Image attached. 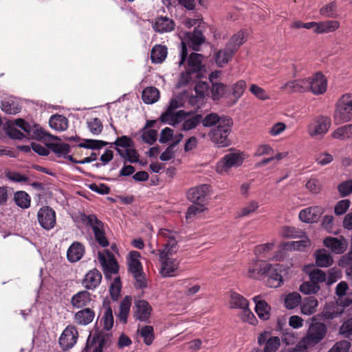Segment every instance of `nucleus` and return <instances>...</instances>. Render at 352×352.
I'll list each match as a JSON object with an SVG mask.
<instances>
[{
  "mask_svg": "<svg viewBox=\"0 0 352 352\" xmlns=\"http://www.w3.org/2000/svg\"><path fill=\"white\" fill-rule=\"evenodd\" d=\"M305 80L307 83V91H311L315 95H320L327 91V81L321 72H317Z\"/></svg>",
  "mask_w": 352,
  "mask_h": 352,
  "instance_id": "10",
  "label": "nucleus"
},
{
  "mask_svg": "<svg viewBox=\"0 0 352 352\" xmlns=\"http://www.w3.org/2000/svg\"><path fill=\"white\" fill-rule=\"evenodd\" d=\"M352 134V124H346L336 129L333 133V137L337 139L350 138Z\"/></svg>",
  "mask_w": 352,
  "mask_h": 352,
  "instance_id": "52",
  "label": "nucleus"
},
{
  "mask_svg": "<svg viewBox=\"0 0 352 352\" xmlns=\"http://www.w3.org/2000/svg\"><path fill=\"white\" fill-rule=\"evenodd\" d=\"M224 118H230L227 116H219L216 113H210L204 118L202 117L201 123L204 127H211L221 124Z\"/></svg>",
  "mask_w": 352,
  "mask_h": 352,
  "instance_id": "39",
  "label": "nucleus"
},
{
  "mask_svg": "<svg viewBox=\"0 0 352 352\" xmlns=\"http://www.w3.org/2000/svg\"><path fill=\"white\" fill-rule=\"evenodd\" d=\"M81 221L86 226H90L94 233L95 239L102 247H107L109 241L105 236L103 223L94 214L81 215Z\"/></svg>",
  "mask_w": 352,
  "mask_h": 352,
  "instance_id": "5",
  "label": "nucleus"
},
{
  "mask_svg": "<svg viewBox=\"0 0 352 352\" xmlns=\"http://www.w3.org/2000/svg\"><path fill=\"white\" fill-rule=\"evenodd\" d=\"M15 204L21 208H28L30 206V196L25 191H17L14 195Z\"/></svg>",
  "mask_w": 352,
  "mask_h": 352,
  "instance_id": "43",
  "label": "nucleus"
},
{
  "mask_svg": "<svg viewBox=\"0 0 352 352\" xmlns=\"http://www.w3.org/2000/svg\"><path fill=\"white\" fill-rule=\"evenodd\" d=\"M340 333L345 338H349L352 335V317L343 322Z\"/></svg>",
  "mask_w": 352,
  "mask_h": 352,
  "instance_id": "64",
  "label": "nucleus"
},
{
  "mask_svg": "<svg viewBox=\"0 0 352 352\" xmlns=\"http://www.w3.org/2000/svg\"><path fill=\"white\" fill-rule=\"evenodd\" d=\"M307 85L305 78H299L285 82L280 87V89L287 94L304 93L307 91Z\"/></svg>",
  "mask_w": 352,
  "mask_h": 352,
  "instance_id": "19",
  "label": "nucleus"
},
{
  "mask_svg": "<svg viewBox=\"0 0 352 352\" xmlns=\"http://www.w3.org/2000/svg\"><path fill=\"white\" fill-rule=\"evenodd\" d=\"M250 91L258 99L267 100L270 98V95L262 87L256 84H252L250 87Z\"/></svg>",
  "mask_w": 352,
  "mask_h": 352,
  "instance_id": "53",
  "label": "nucleus"
},
{
  "mask_svg": "<svg viewBox=\"0 0 352 352\" xmlns=\"http://www.w3.org/2000/svg\"><path fill=\"white\" fill-rule=\"evenodd\" d=\"M87 126L90 132L94 135L100 134L103 129L102 124L98 118H93L88 121Z\"/></svg>",
  "mask_w": 352,
  "mask_h": 352,
  "instance_id": "56",
  "label": "nucleus"
},
{
  "mask_svg": "<svg viewBox=\"0 0 352 352\" xmlns=\"http://www.w3.org/2000/svg\"><path fill=\"white\" fill-rule=\"evenodd\" d=\"M167 47L162 45H155L151 50V60L153 63H162L167 56Z\"/></svg>",
  "mask_w": 352,
  "mask_h": 352,
  "instance_id": "32",
  "label": "nucleus"
},
{
  "mask_svg": "<svg viewBox=\"0 0 352 352\" xmlns=\"http://www.w3.org/2000/svg\"><path fill=\"white\" fill-rule=\"evenodd\" d=\"M246 88V82L245 80H239L234 83L232 87V94L235 101H237L243 95Z\"/></svg>",
  "mask_w": 352,
  "mask_h": 352,
  "instance_id": "54",
  "label": "nucleus"
},
{
  "mask_svg": "<svg viewBox=\"0 0 352 352\" xmlns=\"http://www.w3.org/2000/svg\"><path fill=\"white\" fill-rule=\"evenodd\" d=\"M78 332L75 326H67L59 338V344L63 350L72 348L77 342Z\"/></svg>",
  "mask_w": 352,
  "mask_h": 352,
  "instance_id": "12",
  "label": "nucleus"
},
{
  "mask_svg": "<svg viewBox=\"0 0 352 352\" xmlns=\"http://www.w3.org/2000/svg\"><path fill=\"white\" fill-rule=\"evenodd\" d=\"M205 209L204 204H195V205L190 206L186 214V219H191L196 214L204 212Z\"/></svg>",
  "mask_w": 352,
  "mask_h": 352,
  "instance_id": "60",
  "label": "nucleus"
},
{
  "mask_svg": "<svg viewBox=\"0 0 352 352\" xmlns=\"http://www.w3.org/2000/svg\"><path fill=\"white\" fill-rule=\"evenodd\" d=\"M202 58L203 56L200 54L192 53L190 54L186 72L181 74V84L187 85L204 76L206 69L202 63Z\"/></svg>",
  "mask_w": 352,
  "mask_h": 352,
  "instance_id": "3",
  "label": "nucleus"
},
{
  "mask_svg": "<svg viewBox=\"0 0 352 352\" xmlns=\"http://www.w3.org/2000/svg\"><path fill=\"white\" fill-rule=\"evenodd\" d=\"M98 260L102 267L106 278H110L111 274L118 273L119 265L113 255H109V258H107L105 255L98 252Z\"/></svg>",
  "mask_w": 352,
  "mask_h": 352,
  "instance_id": "15",
  "label": "nucleus"
},
{
  "mask_svg": "<svg viewBox=\"0 0 352 352\" xmlns=\"http://www.w3.org/2000/svg\"><path fill=\"white\" fill-rule=\"evenodd\" d=\"M351 204L349 199H342L337 202L334 207V212L336 215L344 214L349 209Z\"/></svg>",
  "mask_w": 352,
  "mask_h": 352,
  "instance_id": "61",
  "label": "nucleus"
},
{
  "mask_svg": "<svg viewBox=\"0 0 352 352\" xmlns=\"http://www.w3.org/2000/svg\"><path fill=\"white\" fill-rule=\"evenodd\" d=\"M160 236L167 239L162 250H159V256L161 263L160 273L163 277H172L177 270L180 261L177 258H170V256L177 253L179 249V232L168 229H160L158 232Z\"/></svg>",
  "mask_w": 352,
  "mask_h": 352,
  "instance_id": "1",
  "label": "nucleus"
},
{
  "mask_svg": "<svg viewBox=\"0 0 352 352\" xmlns=\"http://www.w3.org/2000/svg\"><path fill=\"white\" fill-rule=\"evenodd\" d=\"M186 36L189 44L195 51H198L200 45L206 41L202 31L199 28H195L193 32L187 33Z\"/></svg>",
  "mask_w": 352,
  "mask_h": 352,
  "instance_id": "27",
  "label": "nucleus"
},
{
  "mask_svg": "<svg viewBox=\"0 0 352 352\" xmlns=\"http://www.w3.org/2000/svg\"><path fill=\"white\" fill-rule=\"evenodd\" d=\"M109 145H115L116 146H120L122 148H129L133 146V142L132 139L126 135H122L118 138L116 141L113 143L109 144Z\"/></svg>",
  "mask_w": 352,
  "mask_h": 352,
  "instance_id": "58",
  "label": "nucleus"
},
{
  "mask_svg": "<svg viewBox=\"0 0 352 352\" xmlns=\"http://www.w3.org/2000/svg\"><path fill=\"white\" fill-rule=\"evenodd\" d=\"M327 332V326L319 322H311L307 329L306 336L296 344L295 350L302 351L309 346H314L322 340Z\"/></svg>",
  "mask_w": 352,
  "mask_h": 352,
  "instance_id": "2",
  "label": "nucleus"
},
{
  "mask_svg": "<svg viewBox=\"0 0 352 352\" xmlns=\"http://www.w3.org/2000/svg\"><path fill=\"white\" fill-rule=\"evenodd\" d=\"M336 3L335 1H333L323 6L320 9V13L324 17L334 18L336 16Z\"/></svg>",
  "mask_w": 352,
  "mask_h": 352,
  "instance_id": "57",
  "label": "nucleus"
},
{
  "mask_svg": "<svg viewBox=\"0 0 352 352\" xmlns=\"http://www.w3.org/2000/svg\"><path fill=\"white\" fill-rule=\"evenodd\" d=\"M309 278L314 284L318 285L320 283L325 281L326 274L322 270L317 269L311 272Z\"/></svg>",
  "mask_w": 352,
  "mask_h": 352,
  "instance_id": "62",
  "label": "nucleus"
},
{
  "mask_svg": "<svg viewBox=\"0 0 352 352\" xmlns=\"http://www.w3.org/2000/svg\"><path fill=\"white\" fill-rule=\"evenodd\" d=\"M131 297L129 296H126L120 302L119 312L117 314V316L119 320L123 324H126L127 322V319L131 306Z\"/></svg>",
  "mask_w": 352,
  "mask_h": 352,
  "instance_id": "30",
  "label": "nucleus"
},
{
  "mask_svg": "<svg viewBox=\"0 0 352 352\" xmlns=\"http://www.w3.org/2000/svg\"><path fill=\"white\" fill-rule=\"evenodd\" d=\"M324 245L337 254H343L348 248L349 243L343 236L338 238L327 236L323 241Z\"/></svg>",
  "mask_w": 352,
  "mask_h": 352,
  "instance_id": "13",
  "label": "nucleus"
},
{
  "mask_svg": "<svg viewBox=\"0 0 352 352\" xmlns=\"http://www.w3.org/2000/svg\"><path fill=\"white\" fill-rule=\"evenodd\" d=\"M232 118H224L221 124L216 126L210 131L208 137L211 142L219 148L228 146L231 143L228 136L232 131Z\"/></svg>",
  "mask_w": 352,
  "mask_h": 352,
  "instance_id": "4",
  "label": "nucleus"
},
{
  "mask_svg": "<svg viewBox=\"0 0 352 352\" xmlns=\"http://www.w3.org/2000/svg\"><path fill=\"white\" fill-rule=\"evenodd\" d=\"M352 118V95L346 94L342 96L336 104L334 114L336 124L349 122Z\"/></svg>",
  "mask_w": 352,
  "mask_h": 352,
  "instance_id": "6",
  "label": "nucleus"
},
{
  "mask_svg": "<svg viewBox=\"0 0 352 352\" xmlns=\"http://www.w3.org/2000/svg\"><path fill=\"white\" fill-rule=\"evenodd\" d=\"M299 290L305 294H314L320 290V286L312 281L304 282L300 285Z\"/></svg>",
  "mask_w": 352,
  "mask_h": 352,
  "instance_id": "55",
  "label": "nucleus"
},
{
  "mask_svg": "<svg viewBox=\"0 0 352 352\" xmlns=\"http://www.w3.org/2000/svg\"><path fill=\"white\" fill-rule=\"evenodd\" d=\"M137 332L143 338L145 344L149 346L153 343L155 339V335L154 329L152 326L144 325L142 327H139Z\"/></svg>",
  "mask_w": 352,
  "mask_h": 352,
  "instance_id": "40",
  "label": "nucleus"
},
{
  "mask_svg": "<svg viewBox=\"0 0 352 352\" xmlns=\"http://www.w3.org/2000/svg\"><path fill=\"white\" fill-rule=\"evenodd\" d=\"M244 160V155L240 152H231L217 164L216 170L220 174L227 173L232 167L240 166Z\"/></svg>",
  "mask_w": 352,
  "mask_h": 352,
  "instance_id": "7",
  "label": "nucleus"
},
{
  "mask_svg": "<svg viewBox=\"0 0 352 352\" xmlns=\"http://www.w3.org/2000/svg\"><path fill=\"white\" fill-rule=\"evenodd\" d=\"M190 114H191L190 112L186 113L184 110H180L176 113L170 112V116L166 117L167 121H161L164 123H168L170 125H175L176 124L180 122L186 118L187 116H188Z\"/></svg>",
  "mask_w": 352,
  "mask_h": 352,
  "instance_id": "46",
  "label": "nucleus"
},
{
  "mask_svg": "<svg viewBox=\"0 0 352 352\" xmlns=\"http://www.w3.org/2000/svg\"><path fill=\"white\" fill-rule=\"evenodd\" d=\"M350 347V342L347 340H341L336 342L329 352H348Z\"/></svg>",
  "mask_w": 352,
  "mask_h": 352,
  "instance_id": "63",
  "label": "nucleus"
},
{
  "mask_svg": "<svg viewBox=\"0 0 352 352\" xmlns=\"http://www.w3.org/2000/svg\"><path fill=\"white\" fill-rule=\"evenodd\" d=\"M95 318L94 311L89 307H85L74 315V322L79 325H87L90 324Z\"/></svg>",
  "mask_w": 352,
  "mask_h": 352,
  "instance_id": "23",
  "label": "nucleus"
},
{
  "mask_svg": "<svg viewBox=\"0 0 352 352\" xmlns=\"http://www.w3.org/2000/svg\"><path fill=\"white\" fill-rule=\"evenodd\" d=\"M134 317L135 319L147 322L151 316L153 309L145 300H137L134 303Z\"/></svg>",
  "mask_w": 352,
  "mask_h": 352,
  "instance_id": "17",
  "label": "nucleus"
},
{
  "mask_svg": "<svg viewBox=\"0 0 352 352\" xmlns=\"http://www.w3.org/2000/svg\"><path fill=\"white\" fill-rule=\"evenodd\" d=\"M174 26L175 23L172 19L166 16H160L155 19L153 29L157 32L164 33L172 31Z\"/></svg>",
  "mask_w": 352,
  "mask_h": 352,
  "instance_id": "28",
  "label": "nucleus"
},
{
  "mask_svg": "<svg viewBox=\"0 0 352 352\" xmlns=\"http://www.w3.org/2000/svg\"><path fill=\"white\" fill-rule=\"evenodd\" d=\"M234 52L226 45L223 49L219 50L215 54V62L219 67H223L232 58Z\"/></svg>",
  "mask_w": 352,
  "mask_h": 352,
  "instance_id": "29",
  "label": "nucleus"
},
{
  "mask_svg": "<svg viewBox=\"0 0 352 352\" xmlns=\"http://www.w3.org/2000/svg\"><path fill=\"white\" fill-rule=\"evenodd\" d=\"M226 92V86L222 83H212L211 87L212 98L213 100H219Z\"/></svg>",
  "mask_w": 352,
  "mask_h": 352,
  "instance_id": "59",
  "label": "nucleus"
},
{
  "mask_svg": "<svg viewBox=\"0 0 352 352\" xmlns=\"http://www.w3.org/2000/svg\"><path fill=\"white\" fill-rule=\"evenodd\" d=\"M265 276H267V285L270 287L276 288L283 284V280L279 265H272V269Z\"/></svg>",
  "mask_w": 352,
  "mask_h": 352,
  "instance_id": "22",
  "label": "nucleus"
},
{
  "mask_svg": "<svg viewBox=\"0 0 352 352\" xmlns=\"http://www.w3.org/2000/svg\"><path fill=\"white\" fill-rule=\"evenodd\" d=\"M258 296H255L253 298L256 303L255 311L260 318L267 320L270 317V307L265 300H258Z\"/></svg>",
  "mask_w": 352,
  "mask_h": 352,
  "instance_id": "38",
  "label": "nucleus"
},
{
  "mask_svg": "<svg viewBox=\"0 0 352 352\" xmlns=\"http://www.w3.org/2000/svg\"><path fill=\"white\" fill-rule=\"evenodd\" d=\"M109 142L103 140L87 139L85 140L84 142L80 143L78 146L89 149H99L103 146L109 145Z\"/></svg>",
  "mask_w": 352,
  "mask_h": 352,
  "instance_id": "48",
  "label": "nucleus"
},
{
  "mask_svg": "<svg viewBox=\"0 0 352 352\" xmlns=\"http://www.w3.org/2000/svg\"><path fill=\"white\" fill-rule=\"evenodd\" d=\"M85 253L84 245L79 242H74L68 248L67 257L69 261L74 263L78 261Z\"/></svg>",
  "mask_w": 352,
  "mask_h": 352,
  "instance_id": "24",
  "label": "nucleus"
},
{
  "mask_svg": "<svg viewBox=\"0 0 352 352\" xmlns=\"http://www.w3.org/2000/svg\"><path fill=\"white\" fill-rule=\"evenodd\" d=\"M47 147L52 150L58 157L65 156L70 152V146L65 143H50Z\"/></svg>",
  "mask_w": 352,
  "mask_h": 352,
  "instance_id": "45",
  "label": "nucleus"
},
{
  "mask_svg": "<svg viewBox=\"0 0 352 352\" xmlns=\"http://www.w3.org/2000/svg\"><path fill=\"white\" fill-rule=\"evenodd\" d=\"M102 274L99 270L94 268L89 270L82 279V284L89 290L95 289L101 283Z\"/></svg>",
  "mask_w": 352,
  "mask_h": 352,
  "instance_id": "21",
  "label": "nucleus"
},
{
  "mask_svg": "<svg viewBox=\"0 0 352 352\" xmlns=\"http://www.w3.org/2000/svg\"><path fill=\"white\" fill-rule=\"evenodd\" d=\"M300 305L301 313L304 315L310 316L316 311L318 301L314 296H308L301 299Z\"/></svg>",
  "mask_w": 352,
  "mask_h": 352,
  "instance_id": "26",
  "label": "nucleus"
},
{
  "mask_svg": "<svg viewBox=\"0 0 352 352\" xmlns=\"http://www.w3.org/2000/svg\"><path fill=\"white\" fill-rule=\"evenodd\" d=\"M244 32L241 30L239 31L230 38L226 45L236 52L244 43Z\"/></svg>",
  "mask_w": 352,
  "mask_h": 352,
  "instance_id": "44",
  "label": "nucleus"
},
{
  "mask_svg": "<svg viewBox=\"0 0 352 352\" xmlns=\"http://www.w3.org/2000/svg\"><path fill=\"white\" fill-rule=\"evenodd\" d=\"M122 288V284L119 276L116 277L109 287V294L113 300L118 299Z\"/></svg>",
  "mask_w": 352,
  "mask_h": 352,
  "instance_id": "50",
  "label": "nucleus"
},
{
  "mask_svg": "<svg viewBox=\"0 0 352 352\" xmlns=\"http://www.w3.org/2000/svg\"><path fill=\"white\" fill-rule=\"evenodd\" d=\"M49 124L51 128L58 131H65L68 127L67 119L65 116L58 114L52 116Z\"/></svg>",
  "mask_w": 352,
  "mask_h": 352,
  "instance_id": "37",
  "label": "nucleus"
},
{
  "mask_svg": "<svg viewBox=\"0 0 352 352\" xmlns=\"http://www.w3.org/2000/svg\"><path fill=\"white\" fill-rule=\"evenodd\" d=\"M140 254L137 251H131L129 253V258L128 261L129 271L132 274H138L142 272V266L139 260Z\"/></svg>",
  "mask_w": 352,
  "mask_h": 352,
  "instance_id": "33",
  "label": "nucleus"
},
{
  "mask_svg": "<svg viewBox=\"0 0 352 352\" xmlns=\"http://www.w3.org/2000/svg\"><path fill=\"white\" fill-rule=\"evenodd\" d=\"M202 116L201 114H196L184 120L182 124V129L184 131H189L196 128L200 123H201Z\"/></svg>",
  "mask_w": 352,
  "mask_h": 352,
  "instance_id": "49",
  "label": "nucleus"
},
{
  "mask_svg": "<svg viewBox=\"0 0 352 352\" xmlns=\"http://www.w3.org/2000/svg\"><path fill=\"white\" fill-rule=\"evenodd\" d=\"M324 210L320 206H311L302 210L299 213V219L305 223L316 222Z\"/></svg>",
  "mask_w": 352,
  "mask_h": 352,
  "instance_id": "20",
  "label": "nucleus"
},
{
  "mask_svg": "<svg viewBox=\"0 0 352 352\" xmlns=\"http://www.w3.org/2000/svg\"><path fill=\"white\" fill-rule=\"evenodd\" d=\"M37 218L40 226L45 230H50L56 224V212L50 206H43L40 208Z\"/></svg>",
  "mask_w": 352,
  "mask_h": 352,
  "instance_id": "11",
  "label": "nucleus"
},
{
  "mask_svg": "<svg viewBox=\"0 0 352 352\" xmlns=\"http://www.w3.org/2000/svg\"><path fill=\"white\" fill-rule=\"evenodd\" d=\"M210 186L201 184L188 190L186 194L187 199L193 204H204L209 192Z\"/></svg>",
  "mask_w": 352,
  "mask_h": 352,
  "instance_id": "14",
  "label": "nucleus"
},
{
  "mask_svg": "<svg viewBox=\"0 0 352 352\" xmlns=\"http://www.w3.org/2000/svg\"><path fill=\"white\" fill-rule=\"evenodd\" d=\"M272 267V264L267 263L263 261H255L249 267L248 276L254 279H261Z\"/></svg>",
  "mask_w": 352,
  "mask_h": 352,
  "instance_id": "18",
  "label": "nucleus"
},
{
  "mask_svg": "<svg viewBox=\"0 0 352 352\" xmlns=\"http://www.w3.org/2000/svg\"><path fill=\"white\" fill-rule=\"evenodd\" d=\"M280 235L284 238L301 237L303 232L294 227L284 226L280 229Z\"/></svg>",
  "mask_w": 352,
  "mask_h": 352,
  "instance_id": "51",
  "label": "nucleus"
},
{
  "mask_svg": "<svg viewBox=\"0 0 352 352\" xmlns=\"http://www.w3.org/2000/svg\"><path fill=\"white\" fill-rule=\"evenodd\" d=\"M315 257L317 265L321 267H329L333 263L331 255L324 249L318 250L315 252Z\"/></svg>",
  "mask_w": 352,
  "mask_h": 352,
  "instance_id": "31",
  "label": "nucleus"
},
{
  "mask_svg": "<svg viewBox=\"0 0 352 352\" xmlns=\"http://www.w3.org/2000/svg\"><path fill=\"white\" fill-rule=\"evenodd\" d=\"M112 344V334L100 331L94 335L90 344L87 342L82 352H89L91 348H94L92 352H102Z\"/></svg>",
  "mask_w": 352,
  "mask_h": 352,
  "instance_id": "8",
  "label": "nucleus"
},
{
  "mask_svg": "<svg viewBox=\"0 0 352 352\" xmlns=\"http://www.w3.org/2000/svg\"><path fill=\"white\" fill-rule=\"evenodd\" d=\"M339 27L340 23L338 21H326L318 23L314 32L317 34L329 33L336 31Z\"/></svg>",
  "mask_w": 352,
  "mask_h": 352,
  "instance_id": "36",
  "label": "nucleus"
},
{
  "mask_svg": "<svg viewBox=\"0 0 352 352\" xmlns=\"http://www.w3.org/2000/svg\"><path fill=\"white\" fill-rule=\"evenodd\" d=\"M249 306L245 298L236 292H230V308L243 309Z\"/></svg>",
  "mask_w": 352,
  "mask_h": 352,
  "instance_id": "34",
  "label": "nucleus"
},
{
  "mask_svg": "<svg viewBox=\"0 0 352 352\" xmlns=\"http://www.w3.org/2000/svg\"><path fill=\"white\" fill-rule=\"evenodd\" d=\"M142 98L145 103L153 104L159 99L160 91L155 87H147L142 91Z\"/></svg>",
  "mask_w": 352,
  "mask_h": 352,
  "instance_id": "41",
  "label": "nucleus"
},
{
  "mask_svg": "<svg viewBox=\"0 0 352 352\" xmlns=\"http://www.w3.org/2000/svg\"><path fill=\"white\" fill-rule=\"evenodd\" d=\"M301 296L297 292L290 293L285 298V306L288 309H292L300 305Z\"/></svg>",
  "mask_w": 352,
  "mask_h": 352,
  "instance_id": "47",
  "label": "nucleus"
},
{
  "mask_svg": "<svg viewBox=\"0 0 352 352\" xmlns=\"http://www.w3.org/2000/svg\"><path fill=\"white\" fill-rule=\"evenodd\" d=\"M104 306L105 307V311L102 318V321L103 322V329L106 331L110 330L113 325L114 320L113 316V311L109 302L106 304L105 300L103 302Z\"/></svg>",
  "mask_w": 352,
  "mask_h": 352,
  "instance_id": "42",
  "label": "nucleus"
},
{
  "mask_svg": "<svg viewBox=\"0 0 352 352\" xmlns=\"http://www.w3.org/2000/svg\"><path fill=\"white\" fill-rule=\"evenodd\" d=\"M259 345L265 344L263 352H276L280 345V338L277 336H271L270 333L265 331L258 338Z\"/></svg>",
  "mask_w": 352,
  "mask_h": 352,
  "instance_id": "16",
  "label": "nucleus"
},
{
  "mask_svg": "<svg viewBox=\"0 0 352 352\" xmlns=\"http://www.w3.org/2000/svg\"><path fill=\"white\" fill-rule=\"evenodd\" d=\"M331 126V120L327 117H320L313 120L307 128L309 135L315 138H322Z\"/></svg>",
  "mask_w": 352,
  "mask_h": 352,
  "instance_id": "9",
  "label": "nucleus"
},
{
  "mask_svg": "<svg viewBox=\"0 0 352 352\" xmlns=\"http://www.w3.org/2000/svg\"><path fill=\"white\" fill-rule=\"evenodd\" d=\"M300 238L302 239L300 241L283 243V248L290 250L302 251L305 248L311 245L310 240L304 235V233L301 234Z\"/></svg>",
  "mask_w": 352,
  "mask_h": 352,
  "instance_id": "35",
  "label": "nucleus"
},
{
  "mask_svg": "<svg viewBox=\"0 0 352 352\" xmlns=\"http://www.w3.org/2000/svg\"><path fill=\"white\" fill-rule=\"evenodd\" d=\"M91 294L85 290L78 292L71 298V304L75 308H83L91 302Z\"/></svg>",
  "mask_w": 352,
  "mask_h": 352,
  "instance_id": "25",
  "label": "nucleus"
}]
</instances>
